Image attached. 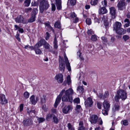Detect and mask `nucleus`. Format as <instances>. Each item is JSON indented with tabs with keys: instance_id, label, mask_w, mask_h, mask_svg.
Returning <instances> with one entry per match:
<instances>
[{
	"instance_id": "obj_63",
	"label": "nucleus",
	"mask_w": 130,
	"mask_h": 130,
	"mask_svg": "<svg viewBox=\"0 0 130 130\" xmlns=\"http://www.w3.org/2000/svg\"><path fill=\"white\" fill-rule=\"evenodd\" d=\"M99 97L101 99H104V95L100 93L99 96Z\"/></svg>"
},
{
	"instance_id": "obj_62",
	"label": "nucleus",
	"mask_w": 130,
	"mask_h": 130,
	"mask_svg": "<svg viewBox=\"0 0 130 130\" xmlns=\"http://www.w3.org/2000/svg\"><path fill=\"white\" fill-rule=\"evenodd\" d=\"M46 37L45 38L46 40H47L48 39V38L50 37V34L48 32H46Z\"/></svg>"
},
{
	"instance_id": "obj_36",
	"label": "nucleus",
	"mask_w": 130,
	"mask_h": 130,
	"mask_svg": "<svg viewBox=\"0 0 130 130\" xmlns=\"http://www.w3.org/2000/svg\"><path fill=\"white\" fill-rule=\"evenodd\" d=\"M108 19V17L107 15H103L102 18V20L103 22H106L107 21Z\"/></svg>"
},
{
	"instance_id": "obj_10",
	"label": "nucleus",
	"mask_w": 130,
	"mask_h": 130,
	"mask_svg": "<svg viewBox=\"0 0 130 130\" xmlns=\"http://www.w3.org/2000/svg\"><path fill=\"white\" fill-rule=\"evenodd\" d=\"M72 108V106L71 105L66 106L62 109L63 112L65 114H67L70 111H71Z\"/></svg>"
},
{
	"instance_id": "obj_28",
	"label": "nucleus",
	"mask_w": 130,
	"mask_h": 130,
	"mask_svg": "<svg viewBox=\"0 0 130 130\" xmlns=\"http://www.w3.org/2000/svg\"><path fill=\"white\" fill-rule=\"evenodd\" d=\"M53 122L54 123L57 124L59 122V120L58 118L55 115H54L52 117Z\"/></svg>"
},
{
	"instance_id": "obj_52",
	"label": "nucleus",
	"mask_w": 130,
	"mask_h": 130,
	"mask_svg": "<svg viewBox=\"0 0 130 130\" xmlns=\"http://www.w3.org/2000/svg\"><path fill=\"white\" fill-rule=\"evenodd\" d=\"M98 108L100 109H101L102 103L100 102H97V103Z\"/></svg>"
},
{
	"instance_id": "obj_37",
	"label": "nucleus",
	"mask_w": 130,
	"mask_h": 130,
	"mask_svg": "<svg viewBox=\"0 0 130 130\" xmlns=\"http://www.w3.org/2000/svg\"><path fill=\"white\" fill-rule=\"evenodd\" d=\"M31 0H26L24 3V5L26 7L28 6L30 3Z\"/></svg>"
},
{
	"instance_id": "obj_5",
	"label": "nucleus",
	"mask_w": 130,
	"mask_h": 130,
	"mask_svg": "<svg viewBox=\"0 0 130 130\" xmlns=\"http://www.w3.org/2000/svg\"><path fill=\"white\" fill-rule=\"evenodd\" d=\"M124 1L121 0L118 3L117 6L118 10H123L125 9L126 4Z\"/></svg>"
},
{
	"instance_id": "obj_41",
	"label": "nucleus",
	"mask_w": 130,
	"mask_h": 130,
	"mask_svg": "<svg viewBox=\"0 0 130 130\" xmlns=\"http://www.w3.org/2000/svg\"><path fill=\"white\" fill-rule=\"evenodd\" d=\"M45 119L43 118H39L38 119V123H41L45 121Z\"/></svg>"
},
{
	"instance_id": "obj_17",
	"label": "nucleus",
	"mask_w": 130,
	"mask_h": 130,
	"mask_svg": "<svg viewBox=\"0 0 130 130\" xmlns=\"http://www.w3.org/2000/svg\"><path fill=\"white\" fill-rule=\"evenodd\" d=\"M71 83V80L70 76L69 75H68L67 77L66 80L64 81L63 84V85L66 86L67 84L68 85H69Z\"/></svg>"
},
{
	"instance_id": "obj_39",
	"label": "nucleus",
	"mask_w": 130,
	"mask_h": 130,
	"mask_svg": "<svg viewBox=\"0 0 130 130\" xmlns=\"http://www.w3.org/2000/svg\"><path fill=\"white\" fill-rule=\"evenodd\" d=\"M101 39H102V42L104 44H106L107 41V38L105 37H101Z\"/></svg>"
},
{
	"instance_id": "obj_15",
	"label": "nucleus",
	"mask_w": 130,
	"mask_h": 130,
	"mask_svg": "<svg viewBox=\"0 0 130 130\" xmlns=\"http://www.w3.org/2000/svg\"><path fill=\"white\" fill-rule=\"evenodd\" d=\"M98 117L96 115H93L90 117V121L92 124H95L98 121Z\"/></svg>"
},
{
	"instance_id": "obj_13",
	"label": "nucleus",
	"mask_w": 130,
	"mask_h": 130,
	"mask_svg": "<svg viewBox=\"0 0 130 130\" xmlns=\"http://www.w3.org/2000/svg\"><path fill=\"white\" fill-rule=\"evenodd\" d=\"M64 57L66 62V68L69 71H71V69L70 66V64L69 62L68 58L65 54H64Z\"/></svg>"
},
{
	"instance_id": "obj_27",
	"label": "nucleus",
	"mask_w": 130,
	"mask_h": 130,
	"mask_svg": "<svg viewBox=\"0 0 130 130\" xmlns=\"http://www.w3.org/2000/svg\"><path fill=\"white\" fill-rule=\"evenodd\" d=\"M76 0H68L67 4L68 5L74 6L76 4Z\"/></svg>"
},
{
	"instance_id": "obj_48",
	"label": "nucleus",
	"mask_w": 130,
	"mask_h": 130,
	"mask_svg": "<svg viewBox=\"0 0 130 130\" xmlns=\"http://www.w3.org/2000/svg\"><path fill=\"white\" fill-rule=\"evenodd\" d=\"M87 33L88 35L89 36H90L94 34V31L91 29L88 30L87 31Z\"/></svg>"
},
{
	"instance_id": "obj_7",
	"label": "nucleus",
	"mask_w": 130,
	"mask_h": 130,
	"mask_svg": "<svg viewBox=\"0 0 130 130\" xmlns=\"http://www.w3.org/2000/svg\"><path fill=\"white\" fill-rule=\"evenodd\" d=\"M93 102L92 99L90 98H88L85 101V104L86 107H91L93 104Z\"/></svg>"
},
{
	"instance_id": "obj_19",
	"label": "nucleus",
	"mask_w": 130,
	"mask_h": 130,
	"mask_svg": "<svg viewBox=\"0 0 130 130\" xmlns=\"http://www.w3.org/2000/svg\"><path fill=\"white\" fill-rule=\"evenodd\" d=\"M115 31L116 33L120 35L123 34L125 33V30L122 28L121 27L119 29L116 30Z\"/></svg>"
},
{
	"instance_id": "obj_56",
	"label": "nucleus",
	"mask_w": 130,
	"mask_h": 130,
	"mask_svg": "<svg viewBox=\"0 0 130 130\" xmlns=\"http://www.w3.org/2000/svg\"><path fill=\"white\" fill-rule=\"evenodd\" d=\"M20 35L18 34H17L15 36V37L20 42L21 41V39L20 38Z\"/></svg>"
},
{
	"instance_id": "obj_12",
	"label": "nucleus",
	"mask_w": 130,
	"mask_h": 130,
	"mask_svg": "<svg viewBox=\"0 0 130 130\" xmlns=\"http://www.w3.org/2000/svg\"><path fill=\"white\" fill-rule=\"evenodd\" d=\"M103 105L104 109L106 110H109L110 109V105L109 103L107 100H104L103 102Z\"/></svg>"
},
{
	"instance_id": "obj_45",
	"label": "nucleus",
	"mask_w": 130,
	"mask_h": 130,
	"mask_svg": "<svg viewBox=\"0 0 130 130\" xmlns=\"http://www.w3.org/2000/svg\"><path fill=\"white\" fill-rule=\"evenodd\" d=\"M78 55L79 56V57L80 58V59L82 60H84L83 57L81 56V53H80V51L79 50L77 52Z\"/></svg>"
},
{
	"instance_id": "obj_26",
	"label": "nucleus",
	"mask_w": 130,
	"mask_h": 130,
	"mask_svg": "<svg viewBox=\"0 0 130 130\" xmlns=\"http://www.w3.org/2000/svg\"><path fill=\"white\" fill-rule=\"evenodd\" d=\"M110 13L112 15H115L116 14V10L113 7H111L109 8Z\"/></svg>"
},
{
	"instance_id": "obj_61",
	"label": "nucleus",
	"mask_w": 130,
	"mask_h": 130,
	"mask_svg": "<svg viewBox=\"0 0 130 130\" xmlns=\"http://www.w3.org/2000/svg\"><path fill=\"white\" fill-rule=\"evenodd\" d=\"M78 18L76 16L74 20L73 21V22L75 23H77L78 21Z\"/></svg>"
},
{
	"instance_id": "obj_55",
	"label": "nucleus",
	"mask_w": 130,
	"mask_h": 130,
	"mask_svg": "<svg viewBox=\"0 0 130 130\" xmlns=\"http://www.w3.org/2000/svg\"><path fill=\"white\" fill-rule=\"evenodd\" d=\"M109 95V93L107 92H105L104 95V99L107 98Z\"/></svg>"
},
{
	"instance_id": "obj_43",
	"label": "nucleus",
	"mask_w": 130,
	"mask_h": 130,
	"mask_svg": "<svg viewBox=\"0 0 130 130\" xmlns=\"http://www.w3.org/2000/svg\"><path fill=\"white\" fill-rule=\"evenodd\" d=\"M76 16L77 15L74 12H71L70 13V17L71 18L74 19L75 18Z\"/></svg>"
},
{
	"instance_id": "obj_22",
	"label": "nucleus",
	"mask_w": 130,
	"mask_h": 130,
	"mask_svg": "<svg viewBox=\"0 0 130 130\" xmlns=\"http://www.w3.org/2000/svg\"><path fill=\"white\" fill-rule=\"evenodd\" d=\"M44 39H41L35 45V48H38L43 45Z\"/></svg>"
},
{
	"instance_id": "obj_42",
	"label": "nucleus",
	"mask_w": 130,
	"mask_h": 130,
	"mask_svg": "<svg viewBox=\"0 0 130 130\" xmlns=\"http://www.w3.org/2000/svg\"><path fill=\"white\" fill-rule=\"evenodd\" d=\"M38 10L37 8H34L32 12V14L36 16V14L38 13Z\"/></svg>"
},
{
	"instance_id": "obj_51",
	"label": "nucleus",
	"mask_w": 130,
	"mask_h": 130,
	"mask_svg": "<svg viewBox=\"0 0 130 130\" xmlns=\"http://www.w3.org/2000/svg\"><path fill=\"white\" fill-rule=\"evenodd\" d=\"M86 22L88 25H90L91 24V20L90 18H87L86 20Z\"/></svg>"
},
{
	"instance_id": "obj_34",
	"label": "nucleus",
	"mask_w": 130,
	"mask_h": 130,
	"mask_svg": "<svg viewBox=\"0 0 130 130\" xmlns=\"http://www.w3.org/2000/svg\"><path fill=\"white\" fill-rule=\"evenodd\" d=\"M84 89L83 86H79L77 88V90L80 93H82L84 92Z\"/></svg>"
},
{
	"instance_id": "obj_32",
	"label": "nucleus",
	"mask_w": 130,
	"mask_h": 130,
	"mask_svg": "<svg viewBox=\"0 0 130 130\" xmlns=\"http://www.w3.org/2000/svg\"><path fill=\"white\" fill-rule=\"evenodd\" d=\"M67 127L68 129L70 130H75L73 126L70 123L68 124Z\"/></svg>"
},
{
	"instance_id": "obj_35",
	"label": "nucleus",
	"mask_w": 130,
	"mask_h": 130,
	"mask_svg": "<svg viewBox=\"0 0 130 130\" xmlns=\"http://www.w3.org/2000/svg\"><path fill=\"white\" fill-rule=\"evenodd\" d=\"M35 51L37 54L40 55L42 53L41 50L38 48H35Z\"/></svg>"
},
{
	"instance_id": "obj_33",
	"label": "nucleus",
	"mask_w": 130,
	"mask_h": 130,
	"mask_svg": "<svg viewBox=\"0 0 130 130\" xmlns=\"http://www.w3.org/2000/svg\"><path fill=\"white\" fill-rule=\"evenodd\" d=\"M54 115L51 113H48L47 114L46 116V120L48 121H50V120L52 119V117Z\"/></svg>"
},
{
	"instance_id": "obj_24",
	"label": "nucleus",
	"mask_w": 130,
	"mask_h": 130,
	"mask_svg": "<svg viewBox=\"0 0 130 130\" xmlns=\"http://www.w3.org/2000/svg\"><path fill=\"white\" fill-rule=\"evenodd\" d=\"M120 108V106L119 104L117 103H116L114 107L112 108V111L113 112H115L116 111L119 110Z\"/></svg>"
},
{
	"instance_id": "obj_38",
	"label": "nucleus",
	"mask_w": 130,
	"mask_h": 130,
	"mask_svg": "<svg viewBox=\"0 0 130 130\" xmlns=\"http://www.w3.org/2000/svg\"><path fill=\"white\" fill-rule=\"evenodd\" d=\"M82 108L81 106L80 105H77L76 107L75 110L77 112L79 113L80 111L81 110Z\"/></svg>"
},
{
	"instance_id": "obj_6",
	"label": "nucleus",
	"mask_w": 130,
	"mask_h": 130,
	"mask_svg": "<svg viewBox=\"0 0 130 130\" xmlns=\"http://www.w3.org/2000/svg\"><path fill=\"white\" fill-rule=\"evenodd\" d=\"M55 78L59 83H62L63 81V75L61 73H59L56 75Z\"/></svg>"
},
{
	"instance_id": "obj_46",
	"label": "nucleus",
	"mask_w": 130,
	"mask_h": 130,
	"mask_svg": "<svg viewBox=\"0 0 130 130\" xmlns=\"http://www.w3.org/2000/svg\"><path fill=\"white\" fill-rule=\"evenodd\" d=\"M91 40L94 41H95L97 40V36L95 35H92L91 37Z\"/></svg>"
},
{
	"instance_id": "obj_21",
	"label": "nucleus",
	"mask_w": 130,
	"mask_h": 130,
	"mask_svg": "<svg viewBox=\"0 0 130 130\" xmlns=\"http://www.w3.org/2000/svg\"><path fill=\"white\" fill-rule=\"evenodd\" d=\"M107 12V11L105 7L100 8L99 10V13L100 14L106 13Z\"/></svg>"
},
{
	"instance_id": "obj_54",
	"label": "nucleus",
	"mask_w": 130,
	"mask_h": 130,
	"mask_svg": "<svg viewBox=\"0 0 130 130\" xmlns=\"http://www.w3.org/2000/svg\"><path fill=\"white\" fill-rule=\"evenodd\" d=\"M102 3L105 7H106L107 6V2L106 0H104L102 2Z\"/></svg>"
},
{
	"instance_id": "obj_58",
	"label": "nucleus",
	"mask_w": 130,
	"mask_h": 130,
	"mask_svg": "<svg viewBox=\"0 0 130 130\" xmlns=\"http://www.w3.org/2000/svg\"><path fill=\"white\" fill-rule=\"evenodd\" d=\"M109 110H106L105 109H104V110L103 111L102 113L104 115H107L108 114V112Z\"/></svg>"
},
{
	"instance_id": "obj_14",
	"label": "nucleus",
	"mask_w": 130,
	"mask_h": 130,
	"mask_svg": "<svg viewBox=\"0 0 130 130\" xmlns=\"http://www.w3.org/2000/svg\"><path fill=\"white\" fill-rule=\"evenodd\" d=\"M32 124V121L31 119L28 118L25 119L23 121L24 125L26 126H28Z\"/></svg>"
},
{
	"instance_id": "obj_4",
	"label": "nucleus",
	"mask_w": 130,
	"mask_h": 130,
	"mask_svg": "<svg viewBox=\"0 0 130 130\" xmlns=\"http://www.w3.org/2000/svg\"><path fill=\"white\" fill-rule=\"evenodd\" d=\"M43 47L46 49L48 50V51L50 52H51L53 54H55L56 52L55 51H53L50 49V47L51 48L52 47L44 40V39L43 42Z\"/></svg>"
},
{
	"instance_id": "obj_2",
	"label": "nucleus",
	"mask_w": 130,
	"mask_h": 130,
	"mask_svg": "<svg viewBox=\"0 0 130 130\" xmlns=\"http://www.w3.org/2000/svg\"><path fill=\"white\" fill-rule=\"evenodd\" d=\"M117 95L115 97V99L117 102L119 101V99H121L122 100H124L127 98L126 92L122 89L119 90L117 92Z\"/></svg>"
},
{
	"instance_id": "obj_9",
	"label": "nucleus",
	"mask_w": 130,
	"mask_h": 130,
	"mask_svg": "<svg viewBox=\"0 0 130 130\" xmlns=\"http://www.w3.org/2000/svg\"><path fill=\"white\" fill-rule=\"evenodd\" d=\"M39 100V97L37 96L35 98V96L34 95H32L30 98V101L31 103L34 105H35Z\"/></svg>"
},
{
	"instance_id": "obj_53",
	"label": "nucleus",
	"mask_w": 130,
	"mask_h": 130,
	"mask_svg": "<svg viewBox=\"0 0 130 130\" xmlns=\"http://www.w3.org/2000/svg\"><path fill=\"white\" fill-rule=\"evenodd\" d=\"M52 10L53 11H55L56 9V6L55 4H52Z\"/></svg>"
},
{
	"instance_id": "obj_57",
	"label": "nucleus",
	"mask_w": 130,
	"mask_h": 130,
	"mask_svg": "<svg viewBox=\"0 0 130 130\" xmlns=\"http://www.w3.org/2000/svg\"><path fill=\"white\" fill-rule=\"evenodd\" d=\"M31 9H32L31 8H28L25 9V11L26 12H29L31 11Z\"/></svg>"
},
{
	"instance_id": "obj_49",
	"label": "nucleus",
	"mask_w": 130,
	"mask_h": 130,
	"mask_svg": "<svg viewBox=\"0 0 130 130\" xmlns=\"http://www.w3.org/2000/svg\"><path fill=\"white\" fill-rule=\"evenodd\" d=\"M121 122H122L123 124L124 125H127L128 124V121L126 120L122 121Z\"/></svg>"
},
{
	"instance_id": "obj_3",
	"label": "nucleus",
	"mask_w": 130,
	"mask_h": 130,
	"mask_svg": "<svg viewBox=\"0 0 130 130\" xmlns=\"http://www.w3.org/2000/svg\"><path fill=\"white\" fill-rule=\"evenodd\" d=\"M49 7L48 2L45 1H42L40 2L39 5V11L41 13L47 10Z\"/></svg>"
},
{
	"instance_id": "obj_18",
	"label": "nucleus",
	"mask_w": 130,
	"mask_h": 130,
	"mask_svg": "<svg viewBox=\"0 0 130 130\" xmlns=\"http://www.w3.org/2000/svg\"><path fill=\"white\" fill-rule=\"evenodd\" d=\"M27 113L31 117H32L35 116L36 112L34 110H29V108L27 109Z\"/></svg>"
},
{
	"instance_id": "obj_29",
	"label": "nucleus",
	"mask_w": 130,
	"mask_h": 130,
	"mask_svg": "<svg viewBox=\"0 0 130 130\" xmlns=\"http://www.w3.org/2000/svg\"><path fill=\"white\" fill-rule=\"evenodd\" d=\"M46 96L44 95L40 96V102L42 104L46 102Z\"/></svg>"
},
{
	"instance_id": "obj_60",
	"label": "nucleus",
	"mask_w": 130,
	"mask_h": 130,
	"mask_svg": "<svg viewBox=\"0 0 130 130\" xmlns=\"http://www.w3.org/2000/svg\"><path fill=\"white\" fill-rule=\"evenodd\" d=\"M85 128L84 126H79L78 130H85Z\"/></svg>"
},
{
	"instance_id": "obj_11",
	"label": "nucleus",
	"mask_w": 130,
	"mask_h": 130,
	"mask_svg": "<svg viewBox=\"0 0 130 130\" xmlns=\"http://www.w3.org/2000/svg\"><path fill=\"white\" fill-rule=\"evenodd\" d=\"M8 103V101L6 99L4 95L2 94L0 95V103L2 105Z\"/></svg>"
},
{
	"instance_id": "obj_30",
	"label": "nucleus",
	"mask_w": 130,
	"mask_h": 130,
	"mask_svg": "<svg viewBox=\"0 0 130 130\" xmlns=\"http://www.w3.org/2000/svg\"><path fill=\"white\" fill-rule=\"evenodd\" d=\"M54 27L58 29H60L61 28V24L59 21L56 22L54 25Z\"/></svg>"
},
{
	"instance_id": "obj_50",
	"label": "nucleus",
	"mask_w": 130,
	"mask_h": 130,
	"mask_svg": "<svg viewBox=\"0 0 130 130\" xmlns=\"http://www.w3.org/2000/svg\"><path fill=\"white\" fill-rule=\"evenodd\" d=\"M129 37L128 35H125L123 36V38L125 41H126L129 39Z\"/></svg>"
},
{
	"instance_id": "obj_8",
	"label": "nucleus",
	"mask_w": 130,
	"mask_h": 130,
	"mask_svg": "<svg viewBox=\"0 0 130 130\" xmlns=\"http://www.w3.org/2000/svg\"><path fill=\"white\" fill-rule=\"evenodd\" d=\"M15 21L17 23H22L23 24L26 23V21L24 20L23 18L21 15H19L15 19Z\"/></svg>"
},
{
	"instance_id": "obj_31",
	"label": "nucleus",
	"mask_w": 130,
	"mask_h": 130,
	"mask_svg": "<svg viewBox=\"0 0 130 130\" xmlns=\"http://www.w3.org/2000/svg\"><path fill=\"white\" fill-rule=\"evenodd\" d=\"M36 16L31 15V17L28 20V22L29 23L32 22L35 20Z\"/></svg>"
},
{
	"instance_id": "obj_25",
	"label": "nucleus",
	"mask_w": 130,
	"mask_h": 130,
	"mask_svg": "<svg viewBox=\"0 0 130 130\" xmlns=\"http://www.w3.org/2000/svg\"><path fill=\"white\" fill-rule=\"evenodd\" d=\"M59 68L60 70L62 71H63L65 69V65L62 62L60 61Z\"/></svg>"
},
{
	"instance_id": "obj_40",
	"label": "nucleus",
	"mask_w": 130,
	"mask_h": 130,
	"mask_svg": "<svg viewBox=\"0 0 130 130\" xmlns=\"http://www.w3.org/2000/svg\"><path fill=\"white\" fill-rule=\"evenodd\" d=\"M98 3V0H91L90 3L91 5L95 6Z\"/></svg>"
},
{
	"instance_id": "obj_16",
	"label": "nucleus",
	"mask_w": 130,
	"mask_h": 130,
	"mask_svg": "<svg viewBox=\"0 0 130 130\" xmlns=\"http://www.w3.org/2000/svg\"><path fill=\"white\" fill-rule=\"evenodd\" d=\"M121 27V23L116 22H115L113 25V30L115 31L119 29Z\"/></svg>"
},
{
	"instance_id": "obj_47",
	"label": "nucleus",
	"mask_w": 130,
	"mask_h": 130,
	"mask_svg": "<svg viewBox=\"0 0 130 130\" xmlns=\"http://www.w3.org/2000/svg\"><path fill=\"white\" fill-rule=\"evenodd\" d=\"M29 94L27 91L25 92L24 94V97L26 98H28L29 96Z\"/></svg>"
},
{
	"instance_id": "obj_23",
	"label": "nucleus",
	"mask_w": 130,
	"mask_h": 130,
	"mask_svg": "<svg viewBox=\"0 0 130 130\" xmlns=\"http://www.w3.org/2000/svg\"><path fill=\"white\" fill-rule=\"evenodd\" d=\"M57 42L58 41H57V39L56 38V35H55V37L54 38V41H53V44H54V45H53V47L54 49H55V50L54 51H56V50H57L58 47V46L57 45ZM56 53L55 54L57 53V52L55 51Z\"/></svg>"
},
{
	"instance_id": "obj_44",
	"label": "nucleus",
	"mask_w": 130,
	"mask_h": 130,
	"mask_svg": "<svg viewBox=\"0 0 130 130\" xmlns=\"http://www.w3.org/2000/svg\"><path fill=\"white\" fill-rule=\"evenodd\" d=\"M73 101L74 103L78 104L80 103V99L78 98H76L74 99L73 100L72 102Z\"/></svg>"
},
{
	"instance_id": "obj_1",
	"label": "nucleus",
	"mask_w": 130,
	"mask_h": 130,
	"mask_svg": "<svg viewBox=\"0 0 130 130\" xmlns=\"http://www.w3.org/2000/svg\"><path fill=\"white\" fill-rule=\"evenodd\" d=\"M73 94L74 91L72 88H70L66 90L64 89H62L56 99L54 105V107H57L61 100V96L63 94L62 98L63 102H69L72 103L73 101L72 95Z\"/></svg>"
},
{
	"instance_id": "obj_64",
	"label": "nucleus",
	"mask_w": 130,
	"mask_h": 130,
	"mask_svg": "<svg viewBox=\"0 0 130 130\" xmlns=\"http://www.w3.org/2000/svg\"><path fill=\"white\" fill-rule=\"evenodd\" d=\"M127 17L128 18H130V12L128 11L126 14Z\"/></svg>"
},
{
	"instance_id": "obj_20",
	"label": "nucleus",
	"mask_w": 130,
	"mask_h": 130,
	"mask_svg": "<svg viewBox=\"0 0 130 130\" xmlns=\"http://www.w3.org/2000/svg\"><path fill=\"white\" fill-rule=\"evenodd\" d=\"M55 1L57 9L59 10H61V0H55Z\"/></svg>"
},
{
	"instance_id": "obj_59",
	"label": "nucleus",
	"mask_w": 130,
	"mask_h": 130,
	"mask_svg": "<svg viewBox=\"0 0 130 130\" xmlns=\"http://www.w3.org/2000/svg\"><path fill=\"white\" fill-rule=\"evenodd\" d=\"M24 105L23 104H21L20 105V112H21L22 111Z\"/></svg>"
}]
</instances>
